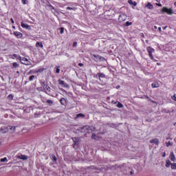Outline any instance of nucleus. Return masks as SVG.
Wrapping results in <instances>:
<instances>
[{
  "instance_id": "nucleus-1",
  "label": "nucleus",
  "mask_w": 176,
  "mask_h": 176,
  "mask_svg": "<svg viewBox=\"0 0 176 176\" xmlns=\"http://www.w3.org/2000/svg\"><path fill=\"white\" fill-rule=\"evenodd\" d=\"M146 50L148 53V56L151 60H153V61H156V59L153 58V54L152 53H155V49L152 48L151 47H147Z\"/></svg>"
},
{
  "instance_id": "nucleus-2",
  "label": "nucleus",
  "mask_w": 176,
  "mask_h": 176,
  "mask_svg": "<svg viewBox=\"0 0 176 176\" xmlns=\"http://www.w3.org/2000/svg\"><path fill=\"white\" fill-rule=\"evenodd\" d=\"M83 130H86L84 131L85 133H92V131H94V127L91 126H85L82 128V131H83Z\"/></svg>"
},
{
  "instance_id": "nucleus-3",
  "label": "nucleus",
  "mask_w": 176,
  "mask_h": 176,
  "mask_svg": "<svg viewBox=\"0 0 176 176\" xmlns=\"http://www.w3.org/2000/svg\"><path fill=\"white\" fill-rule=\"evenodd\" d=\"M162 12H165L167 13V14H173L174 12H173V9L172 8H167V7H164L162 10Z\"/></svg>"
},
{
  "instance_id": "nucleus-4",
  "label": "nucleus",
  "mask_w": 176,
  "mask_h": 176,
  "mask_svg": "<svg viewBox=\"0 0 176 176\" xmlns=\"http://www.w3.org/2000/svg\"><path fill=\"white\" fill-rule=\"evenodd\" d=\"M118 20L120 23H122V21H126V20H127V16L125 14H121L119 16Z\"/></svg>"
},
{
  "instance_id": "nucleus-5",
  "label": "nucleus",
  "mask_w": 176,
  "mask_h": 176,
  "mask_svg": "<svg viewBox=\"0 0 176 176\" xmlns=\"http://www.w3.org/2000/svg\"><path fill=\"white\" fill-rule=\"evenodd\" d=\"M19 60H20L21 64H24L25 65H30V62L26 58H21V57H20Z\"/></svg>"
},
{
  "instance_id": "nucleus-6",
  "label": "nucleus",
  "mask_w": 176,
  "mask_h": 176,
  "mask_svg": "<svg viewBox=\"0 0 176 176\" xmlns=\"http://www.w3.org/2000/svg\"><path fill=\"white\" fill-rule=\"evenodd\" d=\"M21 26L22 27V28H25V30H28L29 31H31V26L28 24L21 22Z\"/></svg>"
},
{
  "instance_id": "nucleus-7",
  "label": "nucleus",
  "mask_w": 176,
  "mask_h": 176,
  "mask_svg": "<svg viewBox=\"0 0 176 176\" xmlns=\"http://www.w3.org/2000/svg\"><path fill=\"white\" fill-rule=\"evenodd\" d=\"M41 88H37V90H38V91H43V90H46V83H45V82H41Z\"/></svg>"
},
{
  "instance_id": "nucleus-8",
  "label": "nucleus",
  "mask_w": 176,
  "mask_h": 176,
  "mask_svg": "<svg viewBox=\"0 0 176 176\" xmlns=\"http://www.w3.org/2000/svg\"><path fill=\"white\" fill-rule=\"evenodd\" d=\"M98 59L100 60V61H104V60H105V58L102 56H94V60H95V61H98Z\"/></svg>"
},
{
  "instance_id": "nucleus-9",
  "label": "nucleus",
  "mask_w": 176,
  "mask_h": 176,
  "mask_svg": "<svg viewBox=\"0 0 176 176\" xmlns=\"http://www.w3.org/2000/svg\"><path fill=\"white\" fill-rule=\"evenodd\" d=\"M14 35L16 36L19 39L23 38V33L20 32H14Z\"/></svg>"
},
{
  "instance_id": "nucleus-10",
  "label": "nucleus",
  "mask_w": 176,
  "mask_h": 176,
  "mask_svg": "<svg viewBox=\"0 0 176 176\" xmlns=\"http://www.w3.org/2000/svg\"><path fill=\"white\" fill-rule=\"evenodd\" d=\"M14 130H16V126H8L7 130L3 131V133H6V131H14Z\"/></svg>"
},
{
  "instance_id": "nucleus-11",
  "label": "nucleus",
  "mask_w": 176,
  "mask_h": 176,
  "mask_svg": "<svg viewBox=\"0 0 176 176\" xmlns=\"http://www.w3.org/2000/svg\"><path fill=\"white\" fill-rule=\"evenodd\" d=\"M151 144H155V145H159L160 144V142L159 141V139L155 138L150 141Z\"/></svg>"
},
{
  "instance_id": "nucleus-12",
  "label": "nucleus",
  "mask_w": 176,
  "mask_h": 176,
  "mask_svg": "<svg viewBox=\"0 0 176 176\" xmlns=\"http://www.w3.org/2000/svg\"><path fill=\"white\" fill-rule=\"evenodd\" d=\"M59 85H62V87H69L68 84L65 83L64 80H58Z\"/></svg>"
},
{
  "instance_id": "nucleus-13",
  "label": "nucleus",
  "mask_w": 176,
  "mask_h": 176,
  "mask_svg": "<svg viewBox=\"0 0 176 176\" xmlns=\"http://www.w3.org/2000/svg\"><path fill=\"white\" fill-rule=\"evenodd\" d=\"M169 159L171 160V162H175V155H174V152H170Z\"/></svg>"
},
{
  "instance_id": "nucleus-14",
  "label": "nucleus",
  "mask_w": 176,
  "mask_h": 176,
  "mask_svg": "<svg viewBox=\"0 0 176 176\" xmlns=\"http://www.w3.org/2000/svg\"><path fill=\"white\" fill-rule=\"evenodd\" d=\"M45 71V68L36 69L34 70V74H41Z\"/></svg>"
},
{
  "instance_id": "nucleus-15",
  "label": "nucleus",
  "mask_w": 176,
  "mask_h": 176,
  "mask_svg": "<svg viewBox=\"0 0 176 176\" xmlns=\"http://www.w3.org/2000/svg\"><path fill=\"white\" fill-rule=\"evenodd\" d=\"M146 8L147 9H149V10H153V5L151 2H148L147 4L146 5Z\"/></svg>"
},
{
  "instance_id": "nucleus-16",
  "label": "nucleus",
  "mask_w": 176,
  "mask_h": 176,
  "mask_svg": "<svg viewBox=\"0 0 176 176\" xmlns=\"http://www.w3.org/2000/svg\"><path fill=\"white\" fill-rule=\"evenodd\" d=\"M151 86L153 89H156L157 87H160V84H159V82H153L152 84H151Z\"/></svg>"
},
{
  "instance_id": "nucleus-17",
  "label": "nucleus",
  "mask_w": 176,
  "mask_h": 176,
  "mask_svg": "<svg viewBox=\"0 0 176 176\" xmlns=\"http://www.w3.org/2000/svg\"><path fill=\"white\" fill-rule=\"evenodd\" d=\"M18 159H21V160H27L28 159V157L24 155H18Z\"/></svg>"
},
{
  "instance_id": "nucleus-18",
  "label": "nucleus",
  "mask_w": 176,
  "mask_h": 176,
  "mask_svg": "<svg viewBox=\"0 0 176 176\" xmlns=\"http://www.w3.org/2000/svg\"><path fill=\"white\" fill-rule=\"evenodd\" d=\"M46 9H47V10H54V7H53V6H52L51 4H47L45 6Z\"/></svg>"
},
{
  "instance_id": "nucleus-19",
  "label": "nucleus",
  "mask_w": 176,
  "mask_h": 176,
  "mask_svg": "<svg viewBox=\"0 0 176 176\" xmlns=\"http://www.w3.org/2000/svg\"><path fill=\"white\" fill-rule=\"evenodd\" d=\"M173 164H171V161H170V160H167L166 161V167L168 168L170 167V166H171Z\"/></svg>"
},
{
  "instance_id": "nucleus-20",
  "label": "nucleus",
  "mask_w": 176,
  "mask_h": 176,
  "mask_svg": "<svg viewBox=\"0 0 176 176\" xmlns=\"http://www.w3.org/2000/svg\"><path fill=\"white\" fill-rule=\"evenodd\" d=\"M36 47H41V49H43V44H42V43H41V42H37L36 43Z\"/></svg>"
},
{
  "instance_id": "nucleus-21",
  "label": "nucleus",
  "mask_w": 176,
  "mask_h": 176,
  "mask_svg": "<svg viewBox=\"0 0 176 176\" xmlns=\"http://www.w3.org/2000/svg\"><path fill=\"white\" fill-rule=\"evenodd\" d=\"M98 76H99V79H104L105 74H104V73H98Z\"/></svg>"
},
{
  "instance_id": "nucleus-22",
  "label": "nucleus",
  "mask_w": 176,
  "mask_h": 176,
  "mask_svg": "<svg viewBox=\"0 0 176 176\" xmlns=\"http://www.w3.org/2000/svg\"><path fill=\"white\" fill-rule=\"evenodd\" d=\"M78 118H85V116L83 113H78L76 116V119H78Z\"/></svg>"
},
{
  "instance_id": "nucleus-23",
  "label": "nucleus",
  "mask_w": 176,
  "mask_h": 176,
  "mask_svg": "<svg viewBox=\"0 0 176 176\" xmlns=\"http://www.w3.org/2000/svg\"><path fill=\"white\" fill-rule=\"evenodd\" d=\"M43 91H46V93H50V88L48 86L45 87V90H43Z\"/></svg>"
},
{
  "instance_id": "nucleus-24",
  "label": "nucleus",
  "mask_w": 176,
  "mask_h": 176,
  "mask_svg": "<svg viewBox=\"0 0 176 176\" xmlns=\"http://www.w3.org/2000/svg\"><path fill=\"white\" fill-rule=\"evenodd\" d=\"M60 102L62 105H65V98H61Z\"/></svg>"
},
{
  "instance_id": "nucleus-25",
  "label": "nucleus",
  "mask_w": 176,
  "mask_h": 176,
  "mask_svg": "<svg viewBox=\"0 0 176 176\" xmlns=\"http://www.w3.org/2000/svg\"><path fill=\"white\" fill-rule=\"evenodd\" d=\"M67 10H76V8L75 7H73V8H71V7H67Z\"/></svg>"
},
{
  "instance_id": "nucleus-26",
  "label": "nucleus",
  "mask_w": 176,
  "mask_h": 176,
  "mask_svg": "<svg viewBox=\"0 0 176 176\" xmlns=\"http://www.w3.org/2000/svg\"><path fill=\"white\" fill-rule=\"evenodd\" d=\"M52 12V13L55 15L57 16V14H58V12H57V10H55V8H54V10H51Z\"/></svg>"
},
{
  "instance_id": "nucleus-27",
  "label": "nucleus",
  "mask_w": 176,
  "mask_h": 176,
  "mask_svg": "<svg viewBox=\"0 0 176 176\" xmlns=\"http://www.w3.org/2000/svg\"><path fill=\"white\" fill-rule=\"evenodd\" d=\"M55 69H56V74H60V67L56 66V67H55Z\"/></svg>"
},
{
  "instance_id": "nucleus-28",
  "label": "nucleus",
  "mask_w": 176,
  "mask_h": 176,
  "mask_svg": "<svg viewBox=\"0 0 176 176\" xmlns=\"http://www.w3.org/2000/svg\"><path fill=\"white\" fill-rule=\"evenodd\" d=\"M172 170H176V163H173L171 165Z\"/></svg>"
},
{
  "instance_id": "nucleus-29",
  "label": "nucleus",
  "mask_w": 176,
  "mask_h": 176,
  "mask_svg": "<svg viewBox=\"0 0 176 176\" xmlns=\"http://www.w3.org/2000/svg\"><path fill=\"white\" fill-rule=\"evenodd\" d=\"M1 162H8V158L7 157H4V158H1L0 160Z\"/></svg>"
},
{
  "instance_id": "nucleus-30",
  "label": "nucleus",
  "mask_w": 176,
  "mask_h": 176,
  "mask_svg": "<svg viewBox=\"0 0 176 176\" xmlns=\"http://www.w3.org/2000/svg\"><path fill=\"white\" fill-rule=\"evenodd\" d=\"M12 66L14 68H17V67H19V64L17 63H13Z\"/></svg>"
},
{
  "instance_id": "nucleus-31",
  "label": "nucleus",
  "mask_w": 176,
  "mask_h": 176,
  "mask_svg": "<svg viewBox=\"0 0 176 176\" xmlns=\"http://www.w3.org/2000/svg\"><path fill=\"white\" fill-rule=\"evenodd\" d=\"M21 1L23 5H27L28 3V0H21Z\"/></svg>"
},
{
  "instance_id": "nucleus-32",
  "label": "nucleus",
  "mask_w": 176,
  "mask_h": 176,
  "mask_svg": "<svg viewBox=\"0 0 176 176\" xmlns=\"http://www.w3.org/2000/svg\"><path fill=\"white\" fill-rule=\"evenodd\" d=\"M131 24H133V23L129 22V21H127V22L125 23L126 27H129V25H131Z\"/></svg>"
},
{
  "instance_id": "nucleus-33",
  "label": "nucleus",
  "mask_w": 176,
  "mask_h": 176,
  "mask_svg": "<svg viewBox=\"0 0 176 176\" xmlns=\"http://www.w3.org/2000/svg\"><path fill=\"white\" fill-rule=\"evenodd\" d=\"M35 78V76H30L29 78V80L32 82V80H34V78Z\"/></svg>"
},
{
  "instance_id": "nucleus-34",
  "label": "nucleus",
  "mask_w": 176,
  "mask_h": 176,
  "mask_svg": "<svg viewBox=\"0 0 176 176\" xmlns=\"http://www.w3.org/2000/svg\"><path fill=\"white\" fill-rule=\"evenodd\" d=\"M47 103L50 104V105H52V104H53V101L52 100H47Z\"/></svg>"
},
{
  "instance_id": "nucleus-35",
  "label": "nucleus",
  "mask_w": 176,
  "mask_h": 176,
  "mask_svg": "<svg viewBox=\"0 0 176 176\" xmlns=\"http://www.w3.org/2000/svg\"><path fill=\"white\" fill-rule=\"evenodd\" d=\"M60 34H64V28H60Z\"/></svg>"
},
{
  "instance_id": "nucleus-36",
  "label": "nucleus",
  "mask_w": 176,
  "mask_h": 176,
  "mask_svg": "<svg viewBox=\"0 0 176 176\" xmlns=\"http://www.w3.org/2000/svg\"><path fill=\"white\" fill-rule=\"evenodd\" d=\"M172 100H173V101H176V94H175L172 96Z\"/></svg>"
},
{
  "instance_id": "nucleus-37",
  "label": "nucleus",
  "mask_w": 176,
  "mask_h": 176,
  "mask_svg": "<svg viewBox=\"0 0 176 176\" xmlns=\"http://www.w3.org/2000/svg\"><path fill=\"white\" fill-rule=\"evenodd\" d=\"M52 160H54V162H56L57 161V158H56V155H52Z\"/></svg>"
},
{
  "instance_id": "nucleus-38",
  "label": "nucleus",
  "mask_w": 176,
  "mask_h": 176,
  "mask_svg": "<svg viewBox=\"0 0 176 176\" xmlns=\"http://www.w3.org/2000/svg\"><path fill=\"white\" fill-rule=\"evenodd\" d=\"M8 99L9 100H13V95H9L8 96Z\"/></svg>"
},
{
  "instance_id": "nucleus-39",
  "label": "nucleus",
  "mask_w": 176,
  "mask_h": 176,
  "mask_svg": "<svg viewBox=\"0 0 176 176\" xmlns=\"http://www.w3.org/2000/svg\"><path fill=\"white\" fill-rule=\"evenodd\" d=\"M172 145V144H171V142H167L166 143V146H171Z\"/></svg>"
},
{
  "instance_id": "nucleus-40",
  "label": "nucleus",
  "mask_w": 176,
  "mask_h": 176,
  "mask_svg": "<svg viewBox=\"0 0 176 176\" xmlns=\"http://www.w3.org/2000/svg\"><path fill=\"white\" fill-rule=\"evenodd\" d=\"M77 45H78V43L74 42L73 44L74 47H76Z\"/></svg>"
},
{
  "instance_id": "nucleus-41",
  "label": "nucleus",
  "mask_w": 176,
  "mask_h": 176,
  "mask_svg": "<svg viewBox=\"0 0 176 176\" xmlns=\"http://www.w3.org/2000/svg\"><path fill=\"white\" fill-rule=\"evenodd\" d=\"M92 138H94V140H97V138H96V134H92Z\"/></svg>"
},
{
  "instance_id": "nucleus-42",
  "label": "nucleus",
  "mask_w": 176,
  "mask_h": 176,
  "mask_svg": "<svg viewBox=\"0 0 176 176\" xmlns=\"http://www.w3.org/2000/svg\"><path fill=\"white\" fill-rule=\"evenodd\" d=\"M128 3L129 5H133V1L132 0H129Z\"/></svg>"
},
{
  "instance_id": "nucleus-43",
  "label": "nucleus",
  "mask_w": 176,
  "mask_h": 176,
  "mask_svg": "<svg viewBox=\"0 0 176 176\" xmlns=\"http://www.w3.org/2000/svg\"><path fill=\"white\" fill-rule=\"evenodd\" d=\"M118 108H123V104H119V105H118Z\"/></svg>"
},
{
  "instance_id": "nucleus-44",
  "label": "nucleus",
  "mask_w": 176,
  "mask_h": 176,
  "mask_svg": "<svg viewBox=\"0 0 176 176\" xmlns=\"http://www.w3.org/2000/svg\"><path fill=\"white\" fill-rule=\"evenodd\" d=\"M10 21H11V22H12V24H14V21L13 20V19L11 18V19H10Z\"/></svg>"
},
{
  "instance_id": "nucleus-45",
  "label": "nucleus",
  "mask_w": 176,
  "mask_h": 176,
  "mask_svg": "<svg viewBox=\"0 0 176 176\" xmlns=\"http://www.w3.org/2000/svg\"><path fill=\"white\" fill-rule=\"evenodd\" d=\"M78 65L79 67H83V63H79Z\"/></svg>"
},
{
  "instance_id": "nucleus-46",
  "label": "nucleus",
  "mask_w": 176,
  "mask_h": 176,
  "mask_svg": "<svg viewBox=\"0 0 176 176\" xmlns=\"http://www.w3.org/2000/svg\"><path fill=\"white\" fill-rule=\"evenodd\" d=\"M12 56L14 57V58H16V57H17V54H14L12 55Z\"/></svg>"
},
{
  "instance_id": "nucleus-47",
  "label": "nucleus",
  "mask_w": 176,
  "mask_h": 176,
  "mask_svg": "<svg viewBox=\"0 0 176 176\" xmlns=\"http://www.w3.org/2000/svg\"><path fill=\"white\" fill-rule=\"evenodd\" d=\"M3 130H5V126L1 127V131H3Z\"/></svg>"
},
{
  "instance_id": "nucleus-48",
  "label": "nucleus",
  "mask_w": 176,
  "mask_h": 176,
  "mask_svg": "<svg viewBox=\"0 0 176 176\" xmlns=\"http://www.w3.org/2000/svg\"><path fill=\"white\" fill-rule=\"evenodd\" d=\"M162 156H163V157H166V153H164Z\"/></svg>"
},
{
  "instance_id": "nucleus-49",
  "label": "nucleus",
  "mask_w": 176,
  "mask_h": 176,
  "mask_svg": "<svg viewBox=\"0 0 176 176\" xmlns=\"http://www.w3.org/2000/svg\"><path fill=\"white\" fill-rule=\"evenodd\" d=\"M157 6H160V7H162V4H157Z\"/></svg>"
},
{
  "instance_id": "nucleus-50",
  "label": "nucleus",
  "mask_w": 176,
  "mask_h": 176,
  "mask_svg": "<svg viewBox=\"0 0 176 176\" xmlns=\"http://www.w3.org/2000/svg\"><path fill=\"white\" fill-rule=\"evenodd\" d=\"M134 6H137V3H133Z\"/></svg>"
},
{
  "instance_id": "nucleus-51",
  "label": "nucleus",
  "mask_w": 176,
  "mask_h": 176,
  "mask_svg": "<svg viewBox=\"0 0 176 176\" xmlns=\"http://www.w3.org/2000/svg\"><path fill=\"white\" fill-rule=\"evenodd\" d=\"M131 175H133L134 174V173L133 171H131Z\"/></svg>"
},
{
  "instance_id": "nucleus-52",
  "label": "nucleus",
  "mask_w": 176,
  "mask_h": 176,
  "mask_svg": "<svg viewBox=\"0 0 176 176\" xmlns=\"http://www.w3.org/2000/svg\"><path fill=\"white\" fill-rule=\"evenodd\" d=\"M159 31H162V28H158Z\"/></svg>"
},
{
  "instance_id": "nucleus-53",
  "label": "nucleus",
  "mask_w": 176,
  "mask_h": 176,
  "mask_svg": "<svg viewBox=\"0 0 176 176\" xmlns=\"http://www.w3.org/2000/svg\"><path fill=\"white\" fill-rule=\"evenodd\" d=\"M12 28H13L14 30H16V27H15V26H13Z\"/></svg>"
},
{
  "instance_id": "nucleus-54",
  "label": "nucleus",
  "mask_w": 176,
  "mask_h": 176,
  "mask_svg": "<svg viewBox=\"0 0 176 176\" xmlns=\"http://www.w3.org/2000/svg\"><path fill=\"white\" fill-rule=\"evenodd\" d=\"M1 145H2V142H0V146H1Z\"/></svg>"
},
{
  "instance_id": "nucleus-55",
  "label": "nucleus",
  "mask_w": 176,
  "mask_h": 176,
  "mask_svg": "<svg viewBox=\"0 0 176 176\" xmlns=\"http://www.w3.org/2000/svg\"><path fill=\"white\" fill-rule=\"evenodd\" d=\"M16 74H20V72H16Z\"/></svg>"
},
{
  "instance_id": "nucleus-56",
  "label": "nucleus",
  "mask_w": 176,
  "mask_h": 176,
  "mask_svg": "<svg viewBox=\"0 0 176 176\" xmlns=\"http://www.w3.org/2000/svg\"><path fill=\"white\" fill-rule=\"evenodd\" d=\"M155 29H157V27L155 26Z\"/></svg>"
},
{
  "instance_id": "nucleus-57",
  "label": "nucleus",
  "mask_w": 176,
  "mask_h": 176,
  "mask_svg": "<svg viewBox=\"0 0 176 176\" xmlns=\"http://www.w3.org/2000/svg\"><path fill=\"white\" fill-rule=\"evenodd\" d=\"M166 27H165V28H164V30H166Z\"/></svg>"
}]
</instances>
